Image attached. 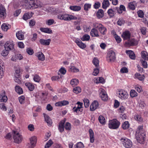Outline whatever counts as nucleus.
<instances>
[{"instance_id":"nucleus-40","label":"nucleus","mask_w":148,"mask_h":148,"mask_svg":"<svg viewBox=\"0 0 148 148\" xmlns=\"http://www.w3.org/2000/svg\"><path fill=\"white\" fill-rule=\"evenodd\" d=\"M70 9L74 11H78L81 9L80 6H71L70 7Z\"/></svg>"},{"instance_id":"nucleus-48","label":"nucleus","mask_w":148,"mask_h":148,"mask_svg":"<svg viewBox=\"0 0 148 148\" xmlns=\"http://www.w3.org/2000/svg\"><path fill=\"white\" fill-rule=\"evenodd\" d=\"M70 70L73 72H77L79 71V69L74 66H71Z\"/></svg>"},{"instance_id":"nucleus-58","label":"nucleus","mask_w":148,"mask_h":148,"mask_svg":"<svg viewBox=\"0 0 148 148\" xmlns=\"http://www.w3.org/2000/svg\"><path fill=\"white\" fill-rule=\"evenodd\" d=\"M54 21L53 19H50L46 21V24L49 25H51L54 23Z\"/></svg>"},{"instance_id":"nucleus-55","label":"nucleus","mask_w":148,"mask_h":148,"mask_svg":"<svg viewBox=\"0 0 148 148\" xmlns=\"http://www.w3.org/2000/svg\"><path fill=\"white\" fill-rule=\"evenodd\" d=\"M104 80L102 77H99L98 79L96 80L95 82L97 84L99 83H103L104 82Z\"/></svg>"},{"instance_id":"nucleus-36","label":"nucleus","mask_w":148,"mask_h":148,"mask_svg":"<svg viewBox=\"0 0 148 148\" xmlns=\"http://www.w3.org/2000/svg\"><path fill=\"white\" fill-rule=\"evenodd\" d=\"M104 15L103 11L102 9L99 10L97 13V17L99 18H102Z\"/></svg>"},{"instance_id":"nucleus-34","label":"nucleus","mask_w":148,"mask_h":148,"mask_svg":"<svg viewBox=\"0 0 148 148\" xmlns=\"http://www.w3.org/2000/svg\"><path fill=\"white\" fill-rule=\"evenodd\" d=\"M79 83V80L77 79H73L70 81V84L73 87H74L78 85Z\"/></svg>"},{"instance_id":"nucleus-6","label":"nucleus","mask_w":148,"mask_h":148,"mask_svg":"<svg viewBox=\"0 0 148 148\" xmlns=\"http://www.w3.org/2000/svg\"><path fill=\"white\" fill-rule=\"evenodd\" d=\"M116 58L115 54L113 51L110 50L108 51L106 56L107 60L108 62H114Z\"/></svg>"},{"instance_id":"nucleus-62","label":"nucleus","mask_w":148,"mask_h":148,"mask_svg":"<svg viewBox=\"0 0 148 148\" xmlns=\"http://www.w3.org/2000/svg\"><path fill=\"white\" fill-rule=\"evenodd\" d=\"M124 21L122 18L119 19L117 22V24L120 26H121L122 24H124Z\"/></svg>"},{"instance_id":"nucleus-8","label":"nucleus","mask_w":148,"mask_h":148,"mask_svg":"<svg viewBox=\"0 0 148 148\" xmlns=\"http://www.w3.org/2000/svg\"><path fill=\"white\" fill-rule=\"evenodd\" d=\"M117 93L119 98L122 100L127 99L128 96L127 92L123 90H119Z\"/></svg>"},{"instance_id":"nucleus-60","label":"nucleus","mask_w":148,"mask_h":148,"mask_svg":"<svg viewBox=\"0 0 148 148\" xmlns=\"http://www.w3.org/2000/svg\"><path fill=\"white\" fill-rule=\"evenodd\" d=\"M101 6V3L97 1L95 2L93 5L94 8L95 9H98Z\"/></svg>"},{"instance_id":"nucleus-16","label":"nucleus","mask_w":148,"mask_h":148,"mask_svg":"<svg viewBox=\"0 0 148 148\" xmlns=\"http://www.w3.org/2000/svg\"><path fill=\"white\" fill-rule=\"evenodd\" d=\"M45 121L47 123L48 125H51L52 123V122L50 118L45 113H43Z\"/></svg>"},{"instance_id":"nucleus-10","label":"nucleus","mask_w":148,"mask_h":148,"mask_svg":"<svg viewBox=\"0 0 148 148\" xmlns=\"http://www.w3.org/2000/svg\"><path fill=\"white\" fill-rule=\"evenodd\" d=\"M100 92L99 96L102 100L105 101L108 99V96L104 89L100 88L99 90Z\"/></svg>"},{"instance_id":"nucleus-17","label":"nucleus","mask_w":148,"mask_h":148,"mask_svg":"<svg viewBox=\"0 0 148 148\" xmlns=\"http://www.w3.org/2000/svg\"><path fill=\"white\" fill-rule=\"evenodd\" d=\"M94 27L92 29L90 32V34L91 36L92 37H99V35L98 34V30Z\"/></svg>"},{"instance_id":"nucleus-45","label":"nucleus","mask_w":148,"mask_h":148,"mask_svg":"<svg viewBox=\"0 0 148 148\" xmlns=\"http://www.w3.org/2000/svg\"><path fill=\"white\" fill-rule=\"evenodd\" d=\"M135 119L137 121L139 122H142L143 120V119L140 115L137 114L135 115L134 116Z\"/></svg>"},{"instance_id":"nucleus-61","label":"nucleus","mask_w":148,"mask_h":148,"mask_svg":"<svg viewBox=\"0 0 148 148\" xmlns=\"http://www.w3.org/2000/svg\"><path fill=\"white\" fill-rule=\"evenodd\" d=\"M1 28L4 31H6L9 29V26L5 24H3L2 25Z\"/></svg>"},{"instance_id":"nucleus-22","label":"nucleus","mask_w":148,"mask_h":148,"mask_svg":"<svg viewBox=\"0 0 148 148\" xmlns=\"http://www.w3.org/2000/svg\"><path fill=\"white\" fill-rule=\"evenodd\" d=\"M51 41V40L50 39L47 40H45L42 39H40L39 42L40 43L43 45H48L50 44V42Z\"/></svg>"},{"instance_id":"nucleus-59","label":"nucleus","mask_w":148,"mask_h":148,"mask_svg":"<svg viewBox=\"0 0 148 148\" xmlns=\"http://www.w3.org/2000/svg\"><path fill=\"white\" fill-rule=\"evenodd\" d=\"M74 147H75L77 148H83L84 147L83 144L81 142L77 143V145L76 146L75 145Z\"/></svg>"},{"instance_id":"nucleus-42","label":"nucleus","mask_w":148,"mask_h":148,"mask_svg":"<svg viewBox=\"0 0 148 148\" xmlns=\"http://www.w3.org/2000/svg\"><path fill=\"white\" fill-rule=\"evenodd\" d=\"M107 13L110 17H112L114 16L115 13L112 9H110L108 11Z\"/></svg>"},{"instance_id":"nucleus-30","label":"nucleus","mask_w":148,"mask_h":148,"mask_svg":"<svg viewBox=\"0 0 148 148\" xmlns=\"http://www.w3.org/2000/svg\"><path fill=\"white\" fill-rule=\"evenodd\" d=\"M36 56L38 59L41 61H43L45 60V57L43 53L40 52H38L36 53Z\"/></svg>"},{"instance_id":"nucleus-49","label":"nucleus","mask_w":148,"mask_h":148,"mask_svg":"<svg viewBox=\"0 0 148 148\" xmlns=\"http://www.w3.org/2000/svg\"><path fill=\"white\" fill-rule=\"evenodd\" d=\"M90 38V36L88 34H85L81 38V40L82 41H88V40Z\"/></svg>"},{"instance_id":"nucleus-57","label":"nucleus","mask_w":148,"mask_h":148,"mask_svg":"<svg viewBox=\"0 0 148 148\" xmlns=\"http://www.w3.org/2000/svg\"><path fill=\"white\" fill-rule=\"evenodd\" d=\"M25 97L24 96H21L19 97V100L21 104H22L25 103Z\"/></svg>"},{"instance_id":"nucleus-24","label":"nucleus","mask_w":148,"mask_h":148,"mask_svg":"<svg viewBox=\"0 0 148 148\" xmlns=\"http://www.w3.org/2000/svg\"><path fill=\"white\" fill-rule=\"evenodd\" d=\"M16 36L17 38L19 40H22L24 38V34L21 31H18L16 33Z\"/></svg>"},{"instance_id":"nucleus-27","label":"nucleus","mask_w":148,"mask_h":148,"mask_svg":"<svg viewBox=\"0 0 148 148\" xmlns=\"http://www.w3.org/2000/svg\"><path fill=\"white\" fill-rule=\"evenodd\" d=\"M136 5L137 3L136 2L133 1L130 2L128 4V7L130 9L134 10L135 9Z\"/></svg>"},{"instance_id":"nucleus-50","label":"nucleus","mask_w":148,"mask_h":148,"mask_svg":"<svg viewBox=\"0 0 148 148\" xmlns=\"http://www.w3.org/2000/svg\"><path fill=\"white\" fill-rule=\"evenodd\" d=\"M84 106L86 108H88L89 106V101L87 99H84L83 100Z\"/></svg>"},{"instance_id":"nucleus-14","label":"nucleus","mask_w":148,"mask_h":148,"mask_svg":"<svg viewBox=\"0 0 148 148\" xmlns=\"http://www.w3.org/2000/svg\"><path fill=\"white\" fill-rule=\"evenodd\" d=\"M99 106V103L96 101H93L90 106V110L91 111L95 110Z\"/></svg>"},{"instance_id":"nucleus-28","label":"nucleus","mask_w":148,"mask_h":148,"mask_svg":"<svg viewBox=\"0 0 148 148\" xmlns=\"http://www.w3.org/2000/svg\"><path fill=\"white\" fill-rule=\"evenodd\" d=\"M115 10H116L118 13L119 14L122 13L123 11H125V7L123 5H121L119 8L116 7Z\"/></svg>"},{"instance_id":"nucleus-19","label":"nucleus","mask_w":148,"mask_h":148,"mask_svg":"<svg viewBox=\"0 0 148 148\" xmlns=\"http://www.w3.org/2000/svg\"><path fill=\"white\" fill-rule=\"evenodd\" d=\"M77 104H78L79 106H80V107L77 106L76 108L75 107L73 108L72 110L73 112L78 113L80 111V109L82 108L83 103L79 102H78Z\"/></svg>"},{"instance_id":"nucleus-11","label":"nucleus","mask_w":148,"mask_h":148,"mask_svg":"<svg viewBox=\"0 0 148 148\" xmlns=\"http://www.w3.org/2000/svg\"><path fill=\"white\" fill-rule=\"evenodd\" d=\"M145 133H138V135L136 137L138 142L140 143H143L145 140Z\"/></svg>"},{"instance_id":"nucleus-4","label":"nucleus","mask_w":148,"mask_h":148,"mask_svg":"<svg viewBox=\"0 0 148 148\" xmlns=\"http://www.w3.org/2000/svg\"><path fill=\"white\" fill-rule=\"evenodd\" d=\"M94 27L97 29L102 34L105 35L107 32V29L101 23H95L93 24Z\"/></svg>"},{"instance_id":"nucleus-20","label":"nucleus","mask_w":148,"mask_h":148,"mask_svg":"<svg viewBox=\"0 0 148 148\" xmlns=\"http://www.w3.org/2000/svg\"><path fill=\"white\" fill-rule=\"evenodd\" d=\"M125 44L127 46H132L136 44L135 40L134 39H131L128 41L125 42Z\"/></svg>"},{"instance_id":"nucleus-64","label":"nucleus","mask_w":148,"mask_h":148,"mask_svg":"<svg viewBox=\"0 0 148 148\" xmlns=\"http://www.w3.org/2000/svg\"><path fill=\"white\" fill-rule=\"evenodd\" d=\"M143 127L142 126H139L138 127V133H145V131L143 130Z\"/></svg>"},{"instance_id":"nucleus-43","label":"nucleus","mask_w":148,"mask_h":148,"mask_svg":"<svg viewBox=\"0 0 148 148\" xmlns=\"http://www.w3.org/2000/svg\"><path fill=\"white\" fill-rule=\"evenodd\" d=\"M92 62L96 67L98 68L99 67V62L97 58H94Z\"/></svg>"},{"instance_id":"nucleus-56","label":"nucleus","mask_w":148,"mask_h":148,"mask_svg":"<svg viewBox=\"0 0 148 148\" xmlns=\"http://www.w3.org/2000/svg\"><path fill=\"white\" fill-rule=\"evenodd\" d=\"M33 79L35 82H39L40 80V77L37 75H36L34 76Z\"/></svg>"},{"instance_id":"nucleus-21","label":"nucleus","mask_w":148,"mask_h":148,"mask_svg":"<svg viewBox=\"0 0 148 148\" xmlns=\"http://www.w3.org/2000/svg\"><path fill=\"white\" fill-rule=\"evenodd\" d=\"M75 42L77 44V45L81 48L83 49L86 47V45L85 44L83 43L80 40L77 39L75 40Z\"/></svg>"},{"instance_id":"nucleus-31","label":"nucleus","mask_w":148,"mask_h":148,"mask_svg":"<svg viewBox=\"0 0 148 148\" xmlns=\"http://www.w3.org/2000/svg\"><path fill=\"white\" fill-rule=\"evenodd\" d=\"M40 30L41 32L45 33L48 34H51L52 33V30L50 28H40Z\"/></svg>"},{"instance_id":"nucleus-13","label":"nucleus","mask_w":148,"mask_h":148,"mask_svg":"<svg viewBox=\"0 0 148 148\" xmlns=\"http://www.w3.org/2000/svg\"><path fill=\"white\" fill-rule=\"evenodd\" d=\"M131 37V33L127 30L123 32L121 35V37L124 40H129Z\"/></svg>"},{"instance_id":"nucleus-44","label":"nucleus","mask_w":148,"mask_h":148,"mask_svg":"<svg viewBox=\"0 0 148 148\" xmlns=\"http://www.w3.org/2000/svg\"><path fill=\"white\" fill-rule=\"evenodd\" d=\"M73 91L75 93L78 94L81 92V89L80 87L77 86L73 88Z\"/></svg>"},{"instance_id":"nucleus-51","label":"nucleus","mask_w":148,"mask_h":148,"mask_svg":"<svg viewBox=\"0 0 148 148\" xmlns=\"http://www.w3.org/2000/svg\"><path fill=\"white\" fill-rule=\"evenodd\" d=\"M91 5L89 3H85L84 5V10L85 11H88L89 9L91 8Z\"/></svg>"},{"instance_id":"nucleus-12","label":"nucleus","mask_w":148,"mask_h":148,"mask_svg":"<svg viewBox=\"0 0 148 148\" xmlns=\"http://www.w3.org/2000/svg\"><path fill=\"white\" fill-rule=\"evenodd\" d=\"M14 44L12 41H7L5 45V48L7 50H11L14 49Z\"/></svg>"},{"instance_id":"nucleus-25","label":"nucleus","mask_w":148,"mask_h":148,"mask_svg":"<svg viewBox=\"0 0 148 148\" xmlns=\"http://www.w3.org/2000/svg\"><path fill=\"white\" fill-rule=\"evenodd\" d=\"M4 63L1 59H0V78H1L3 76V68Z\"/></svg>"},{"instance_id":"nucleus-9","label":"nucleus","mask_w":148,"mask_h":148,"mask_svg":"<svg viewBox=\"0 0 148 148\" xmlns=\"http://www.w3.org/2000/svg\"><path fill=\"white\" fill-rule=\"evenodd\" d=\"M6 16V10L4 6L0 5V18L4 19Z\"/></svg>"},{"instance_id":"nucleus-18","label":"nucleus","mask_w":148,"mask_h":148,"mask_svg":"<svg viewBox=\"0 0 148 148\" xmlns=\"http://www.w3.org/2000/svg\"><path fill=\"white\" fill-rule=\"evenodd\" d=\"M69 103V102L68 101L63 100L56 103L55 104V105L56 106L61 107L62 106L68 105Z\"/></svg>"},{"instance_id":"nucleus-32","label":"nucleus","mask_w":148,"mask_h":148,"mask_svg":"<svg viewBox=\"0 0 148 148\" xmlns=\"http://www.w3.org/2000/svg\"><path fill=\"white\" fill-rule=\"evenodd\" d=\"M25 85L27 87L29 90L31 91H33L34 88V86L30 83H25Z\"/></svg>"},{"instance_id":"nucleus-53","label":"nucleus","mask_w":148,"mask_h":148,"mask_svg":"<svg viewBox=\"0 0 148 148\" xmlns=\"http://www.w3.org/2000/svg\"><path fill=\"white\" fill-rule=\"evenodd\" d=\"M53 144V142L51 140H49L48 142L46 144L45 148H49V147L52 145Z\"/></svg>"},{"instance_id":"nucleus-46","label":"nucleus","mask_w":148,"mask_h":148,"mask_svg":"<svg viewBox=\"0 0 148 148\" xmlns=\"http://www.w3.org/2000/svg\"><path fill=\"white\" fill-rule=\"evenodd\" d=\"M129 127V124L128 121L124 122L122 125V127L123 129H126Z\"/></svg>"},{"instance_id":"nucleus-54","label":"nucleus","mask_w":148,"mask_h":148,"mask_svg":"<svg viewBox=\"0 0 148 148\" xmlns=\"http://www.w3.org/2000/svg\"><path fill=\"white\" fill-rule=\"evenodd\" d=\"M114 37L116 42L118 43L121 42V39L119 36H118L116 33L114 34Z\"/></svg>"},{"instance_id":"nucleus-52","label":"nucleus","mask_w":148,"mask_h":148,"mask_svg":"<svg viewBox=\"0 0 148 148\" xmlns=\"http://www.w3.org/2000/svg\"><path fill=\"white\" fill-rule=\"evenodd\" d=\"M142 64L143 67L145 68H147V62L145 60H143V59L140 60Z\"/></svg>"},{"instance_id":"nucleus-15","label":"nucleus","mask_w":148,"mask_h":148,"mask_svg":"<svg viewBox=\"0 0 148 148\" xmlns=\"http://www.w3.org/2000/svg\"><path fill=\"white\" fill-rule=\"evenodd\" d=\"M30 146L29 147V148H33L35 146L36 143V139L35 136H33L30 138Z\"/></svg>"},{"instance_id":"nucleus-38","label":"nucleus","mask_w":148,"mask_h":148,"mask_svg":"<svg viewBox=\"0 0 148 148\" xmlns=\"http://www.w3.org/2000/svg\"><path fill=\"white\" fill-rule=\"evenodd\" d=\"M110 3L108 0H103L102 3V8L103 9H106L109 5Z\"/></svg>"},{"instance_id":"nucleus-7","label":"nucleus","mask_w":148,"mask_h":148,"mask_svg":"<svg viewBox=\"0 0 148 148\" xmlns=\"http://www.w3.org/2000/svg\"><path fill=\"white\" fill-rule=\"evenodd\" d=\"M122 144L126 148H130L132 145L131 141L127 138H122L121 139Z\"/></svg>"},{"instance_id":"nucleus-47","label":"nucleus","mask_w":148,"mask_h":148,"mask_svg":"<svg viewBox=\"0 0 148 148\" xmlns=\"http://www.w3.org/2000/svg\"><path fill=\"white\" fill-rule=\"evenodd\" d=\"M137 95V92L134 90H132L130 91V95L133 98L136 97Z\"/></svg>"},{"instance_id":"nucleus-37","label":"nucleus","mask_w":148,"mask_h":148,"mask_svg":"<svg viewBox=\"0 0 148 148\" xmlns=\"http://www.w3.org/2000/svg\"><path fill=\"white\" fill-rule=\"evenodd\" d=\"M135 77L136 78L142 81L145 78V76L144 75H141L138 73H136L135 75Z\"/></svg>"},{"instance_id":"nucleus-2","label":"nucleus","mask_w":148,"mask_h":148,"mask_svg":"<svg viewBox=\"0 0 148 148\" xmlns=\"http://www.w3.org/2000/svg\"><path fill=\"white\" fill-rule=\"evenodd\" d=\"M57 17L59 19L65 21H68L72 19L76 20L77 19V18L76 16L66 14H59L58 15Z\"/></svg>"},{"instance_id":"nucleus-33","label":"nucleus","mask_w":148,"mask_h":148,"mask_svg":"<svg viewBox=\"0 0 148 148\" xmlns=\"http://www.w3.org/2000/svg\"><path fill=\"white\" fill-rule=\"evenodd\" d=\"M33 14L31 12L30 13H27L25 14L23 16V19L25 20H26L28 19H29L32 16V15Z\"/></svg>"},{"instance_id":"nucleus-3","label":"nucleus","mask_w":148,"mask_h":148,"mask_svg":"<svg viewBox=\"0 0 148 148\" xmlns=\"http://www.w3.org/2000/svg\"><path fill=\"white\" fill-rule=\"evenodd\" d=\"M120 124V122L117 119H113L109 121L108 126L110 129H116L118 128Z\"/></svg>"},{"instance_id":"nucleus-29","label":"nucleus","mask_w":148,"mask_h":148,"mask_svg":"<svg viewBox=\"0 0 148 148\" xmlns=\"http://www.w3.org/2000/svg\"><path fill=\"white\" fill-rule=\"evenodd\" d=\"M142 58L145 60H148V53L145 51H143L141 53Z\"/></svg>"},{"instance_id":"nucleus-26","label":"nucleus","mask_w":148,"mask_h":148,"mask_svg":"<svg viewBox=\"0 0 148 148\" xmlns=\"http://www.w3.org/2000/svg\"><path fill=\"white\" fill-rule=\"evenodd\" d=\"M126 53L129 55V57L132 59H135V56L134 52L131 50H126Z\"/></svg>"},{"instance_id":"nucleus-41","label":"nucleus","mask_w":148,"mask_h":148,"mask_svg":"<svg viewBox=\"0 0 148 148\" xmlns=\"http://www.w3.org/2000/svg\"><path fill=\"white\" fill-rule=\"evenodd\" d=\"M98 120L100 123L102 125H104L105 123V119L102 116H100L99 117Z\"/></svg>"},{"instance_id":"nucleus-39","label":"nucleus","mask_w":148,"mask_h":148,"mask_svg":"<svg viewBox=\"0 0 148 148\" xmlns=\"http://www.w3.org/2000/svg\"><path fill=\"white\" fill-rule=\"evenodd\" d=\"M15 91L16 92L19 94H21L23 93L22 89L19 86H16L15 88Z\"/></svg>"},{"instance_id":"nucleus-63","label":"nucleus","mask_w":148,"mask_h":148,"mask_svg":"<svg viewBox=\"0 0 148 148\" xmlns=\"http://www.w3.org/2000/svg\"><path fill=\"white\" fill-rule=\"evenodd\" d=\"M64 128L66 130H70L71 128L70 123L69 122H67L64 126Z\"/></svg>"},{"instance_id":"nucleus-35","label":"nucleus","mask_w":148,"mask_h":148,"mask_svg":"<svg viewBox=\"0 0 148 148\" xmlns=\"http://www.w3.org/2000/svg\"><path fill=\"white\" fill-rule=\"evenodd\" d=\"M65 121L64 120H62L61 121L59 125V130L60 131L62 132L64 130V125Z\"/></svg>"},{"instance_id":"nucleus-1","label":"nucleus","mask_w":148,"mask_h":148,"mask_svg":"<svg viewBox=\"0 0 148 148\" xmlns=\"http://www.w3.org/2000/svg\"><path fill=\"white\" fill-rule=\"evenodd\" d=\"M30 9L34 10L42 8V9L46 10L47 8H45V5L38 0H28Z\"/></svg>"},{"instance_id":"nucleus-5","label":"nucleus","mask_w":148,"mask_h":148,"mask_svg":"<svg viewBox=\"0 0 148 148\" xmlns=\"http://www.w3.org/2000/svg\"><path fill=\"white\" fill-rule=\"evenodd\" d=\"M12 132L13 134V138L14 142L17 143H20L23 139L21 135L17 132L14 131H13Z\"/></svg>"},{"instance_id":"nucleus-23","label":"nucleus","mask_w":148,"mask_h":148,"mask_svg":"<svg viewBox=\"0 0 148 148\" xmlns=\"http://www.w3.org/2000/svg\"><path fill=\"white\" fill-rule=\"evenodd\" d=\"M89 136L90 138V143H93L95 140L93 130L91 129H90L89 130Z\"/></svg>"}]
</instances>
